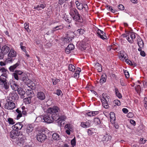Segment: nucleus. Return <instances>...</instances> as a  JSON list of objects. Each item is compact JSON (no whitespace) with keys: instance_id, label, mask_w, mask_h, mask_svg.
<instances>
[{"instance_id":"nucleus-1","label":"nucleus","mask_w":147,"mask_h":147,"mask_svg":"<svg viewBox=\"0 0 147 147\" xmlns=\"http://www.w3.org/2000/svg\"><path fill=\"white\" fill-rule=\"evenodd\" d=\"M60 111V109L58 107L54 106L52 108H48L47 111V112L50 113L52 116H54L55 118H56L58 125L61 127L64 124L66 117L64 115L59 117V113Z\"/></svg>"},{"instance_id":"nucleus-2","label":"nucleus","mask_w":147,"mask_h":147,"mask_svg":"<svg viewBox=\"0 0 147 147\" xmlns=\"http://www.w3.org/2000/svg\"><path fill=\"white\" fill-rule=\"evenodd\" d=\"M69 13L73 20L80 23L83 22V19L79 13L78 10L71 6L69 8Z\"/></svg>"},{"instance_id":"nucleus-3","label":"nucleus","mask_w":147,"mask_h":147,"mask_svg":"<svg viewBox=\"0 0 147 147\" xmlns=\"http://www.w3.org/2000/svg\"><path fill=\"white\" fill-rule=\"evenodd\" d=\"M7 76L2 74L0 76V86L7 91L9 90V84L6 79Z\"/></svg>"},{"instance_id":"nucleus-4","label":"nucleus","mask_w":147,"mask_h":147,"mask_svg":"<svg viewBox=\"0 0 147 147\" xmlns=\"http://www.w3.org/2000/svg\"><path fill=\"white\" fill-rule=\"evenodd\" d=\"M43 119L44 120L45 122L48 123H51L54 120L57 122L56 118H55L54 116H52L51 114L48 113H47L46 114L43 116Z\"/></svg>"},{"instance_id":"nucleus-5","label":"nucleus","mask_w":147,"mask_h":147,"mask_svg":"<svg viewBox=\"0 0 147 147\" xmlns=\"http://www.w3.org/2000/svg\"><path fill=\"white\" fill-rule=\"evenodd\" d=\"M44 131H41L40 130L36 135V139L38 141L42 142L45 141L47 139V136L44 133Z\"/></svg>"},{"instance_id":"nucleus-6","label":"nucleus","mask_w":147,"mask_h":147,"mask_svg":"<svg viewBox=\"0 0 147 147\" xmlns=\"http://www.w3.org/2000/svg\"><path fill=\"white\" fill-rule=\"evenodd\" d=\"M13 102V100L9 99L5 105V108L8 110L13 109L15 107V103Z\"/></svg>"},{"instance_id":"nucleus-7","label":"nucleus","mask_w":147,"mask_h":147,"mask_svg":"<svg viewBox=\"0 0 147 147\" xmlns=\"http://www.w3.org/2000/svg\"><path fill=\"white\" fill-rule=\"evenodd\" d=\"M17 55L16 52L13 49H11L8 54L7 61L12 62L14 59L12 58L15 57Z\"/></svg>"},{"instance_id":"nucleus-8","label":"nucleus","mask_w":147,"mask_h":147,"mask_svg":"<svg viewBox=\"0 0 147 147\" xmlns=\"http://www.w3.org/2000/svg\"><path fill=\"white\" fill-rule=\"evenodd\" d=\"M20 131L18 132L15 130L13 129L10 132V136L11 138L15 139L17 138L20 136Z\"/></svg>"},{"instance_id":"nucleus-9","label":"nucleus","mask_w":147,"mask_h":147,"mask_svg":"<svg viewBox=\"0 0 147 147\" xmlns=\"http://www.w3.org/2000/svg\"><path fill=\"white\" fill-rule=\"evenodd\" d=\"M24 73L20 70H16L13 73L12 75L16 80H19V76H21Z\"/></svg>"},{"instance_id":"nucleus-10","label":"nucleus","mask_w":147,"mask_h":147,"mask_svg":"<svg viewBox=\"0 0 147 147\" xmlns=\"http://www.w3.org/2000/svg\"><path fill=\"white\" fill-rule=\"evenodd\" d=\"M97 34H98V36L102 39H107V37L105 35V33L103 31L98 29Z\"/></svg>"},{"instance_id":"nucleus-11","label":"nucleus","mask_w":147,"mask_h":147,"mask_svg":"<svg viewBox=\"0 0 147 147\" xmlns=\"http://www.w3.org/2000/svg\"><path fill=\"white\" fill-rule=\"evenodd\" d=\"M23 126V124L21 123L18 122L13 125L12 127L13 129L17 131L20 130Z\"/></svg>"},{"instance_id":"nucleus-12","label":"nucleus","mask_w":147,"mask_h":147,"mask_svg":"<svg viewBox=\"0 0 147 147\" xmlns=\"http://www.w3.org/2000/svg\"><path fill=\"white\" fill-rule=\"evenodd\" d=\"M17 142L18 145L20 146H21L25 142V137L24 136H22L21 137H19Z\"/></svg>"},{"instance_id":"nucleus-13","label":"nucleus","mask_w":147,"mask_h":147,"mask_svg":"<svg viewBox=\"0 0 147 147\" xmlns=\"http://www.w3.org/2000/svg\"><path fill=\"white\" fill-rule=\"evenodd\" d=\"M37 97L40 100H43L45 98V93L42 91H39L37 92Z\"/></svg>"},{"instance_id":"nucleus-14","label":"nucleus","mask_w":147,"mask_h":147,"mask_svg":"<svg viewBox=\"0 0 147 147\" xmlns=\"http://www.w3.org/2000/svg\"><path fill=\"white\" fill-rule=\"evenodd\" d=\"M10 97L9 99H12L14 100H18L19 98V96L15 92H13L10 94Z\"/></svg>"},{"instance_id":"nucleus-15","label":"nucleus","mask_w":147,"mask_h":147,"mask_svg":"<svg viewBox=\"0 0 147 147\" xmlns=\"http://www.w3.org/2000/svg\"><path fill=\"white\" fill-rule=\"evenodd\" d=\"M26 84L32 89H34L35 88V84L31 80H28V81L26 82Z\"/></svg>"},{"instance_id":"nucleus-16","label":"nucleus","mask_w":147,"mask_h":147,"mask_svg":"<svg viewBox=\"0 0 147 147\" xmlns=\"http://www.w3.org/2000/svg\"><path fill=\"white\" fill-rule=\"evenodd\" d=\"M91 123V121H88L85 122H81L80 125L84 128H87L90 126Z\"/></svg>"},{"instance_id":"nucleus-17","label":"nucleus","mask_w":147,"mask_h":147,"mask_svg":"<svg viewBox=\"0 0 147 147\" xmlns=\"http://www.w3.org/2000/svg\"><path fill=\"white\" fill-rule=\"evenodd\" d=\"M9 50L10 49L9 47L5 45L2 47L1 49V51L5 55L9 52Z\"/></svg>"},{"instance_id":"nucleus-18","label":"nucleus","mask_w":147,"mask_h":147,"mask_svg":"<svg viewBox=\"0 0 147 147\" xmlns=\"http://www.w3.org/2000/svg\"><path fill=\"white\" fill-rule=\"evenodd\" d=\"M20 62L18 61L17 63L13 65L10 66L9 68V70L13 72L14 70L20 65Z\"/></svg>"},{"instance_id":"nucleus-19","label":"nucleus","mask_w":147,"mask_h":147,"mask_svg":"<svg viewBox=\"0 0 147 147\" xmlns=\"http://www.w3.org/2000/svg\"><path fill=\"white\" fill-rule=\"evenodd\" d=\"M67 35V38L65 39L69 42L71 41L72 39L73 38V33L70 32H68Z\"/></svg>"},{"instance_id":"nucleus-20","label":"nucleus","mask_w":147,"mask_h":147,"mask_svg":"<svg viewBox=\"0 0 147 147\" xmlns=\"http://www.w3.org/2000/svg\"><path fill=\"white\" fill-rule=\"evenodd\" d=\"M17 90L18 94L21 96V98H24V95L25 94V92L22 88H19Z\"/></svg>"},{"instance_id":"nucleus-21","label":"nucleus","mask_w":147,"mask_h":147,"mask_svg":"<svg viewBox=\"0 0 147 147\" xmlns=\"http://www.w3.org/2000/svg\"><path fill=\"white\" fill-rule=\"evenodd\" d=\"M46 7V4L45 3L40 4L34 6V9L38 10H41V8L44 9Z\"/></svg>"},{"instance_id":"nucleus-22","label":"nucleus","mask_w":147,"mask_h":147,"mask_svg":"<svg viewBox=\"0 0 147 147\" xmlns=\"http://www.w3.org/2000/svg\"><path fill=\"white\" fill-rule=\"evenodd\" d=\"M11 86L12 89L14 90H17L19 88V86L15 82H13L11 84Z\"/></svg>"},{"instance_id":"nucleus-23","label":"nucleus","mask_w":147,"mask_h":147,"mask_svg":"<svg viewBox=\"0 0 147 147\" xmlns=\"http://www.w3.org/2000/svg\"><path fill=\"white\" fill-rule=\"evenodd\" d=\"M33 130V127L31 125H29L27 126L26 129V132L28 134H31L32 131Z\"/></svg>"},{"instance_id":"nucleus-24","label":"nucleus","mask_w":147,"mask_h":147,"mask_svg":"<svg viewBox=\"0 0 147 147\" xmlns=\"http://www.w3.org/2000/svg\"><path fill=\"white\" fill-rule=\"evenodd\" d=\"M28 79L26 75L24 73L21 76H19V79L24 82L26 83Z\"/></svg>"},{"instance_id":"nucleus-25","label":"nucleus","mask_w":147,"mask_h":147,"mask_svg":"<svg viewBox=\"0 0 147 147\" xmlns=\"http://www.w3.org/2000/svg\"><path fill=\"white\" fill-rule=\"evenodd\" d=\"M81 71V69L79 67H77L76 71L74 74V76L75 78H78L79 77V74L80 71Z\"/></svg>"},{"instance_id":"nucleus-26","label":"nucleus","mask_w":147,"mask_h":147,"mask_svg":"<svg viewBox=\"0 0 147 147\" xmlns=\"http://www.w3.org/2000/svg\"><path fill=\"white\" fill-rule=\"evenodd\" d=\"M32 98V96H29L27 98L24 99L23 101L26 104H30L31 102V98Z\"/></svg>"},{"instance_id":"nucleus-27","label":"nucleus","mask_w":147,"mask_h":147,"mask_svg":"<svg viewBox=\"0 0 147 147\" xmlns=\"http://www.w3.org/2000/svg\"><path fill=\"white\" fill-rule=\"evenodd\" d=\"M107 76L106 75H102L101 77L100 80V83L101 84H102L103 83L105 82L106 80Z\"/></svg>"},{"instance_id":"nucleus-28","label":"nucleus","mask_w":147,"mask_h":147,"mask_svg":"<svg viewBox=\"0 0 147 147\" xmlns=\"http://www.w3.org/2000/svg\"><path fill=\"white\" fill-rule=\"evenodd\" d=\"M95 67L96 69L99 72H101L102 71V68L101 65L99 63H97L95 65Z\"/></svg>"},{"instance_id":"nucleus-29","label":"nucleus","mask_w":147,"mask_h":147,"mask_svg":"<svg viewBox=\"0 0 147 147\" xmlns=\"http://www.w3.org/2000/svg\"><path fill=\"white\" fill-rule=\"evenodd\" d=\"M75 3L77 6V8L79 10H81L83 9V5L80 3L78 1H77L75 2Z\"/></svg>"},{"instance_id":"nucleus-30","label":"nucleus","mask_w":147,"mask_h":147,"mask_svg":"<svg viewBox=\"0 0 147 147\" xmlns=\"http://www.w3.org/2000/svg\"><path fill=\"white\" fill-rule=\"evenodd\" d=\"M125 60L126 62L128 63L129 65L133 66H136L137 65L134 62L131 61L128 59H126Z\"/></svg>"},{"instance_id":"nucleus-31","label":"nucleus","mask_w":147,"mask_h":147,"mask_svg":"<svg viewBox=\"0 0 147 147\" xmlns=\"http://www.w3.org/2000/svg\"><path fill=\"white\" fill-rule=\"evenodd\" d=\"M16 111L18 114L17 116V119H19L22 116V111L18 108L16 110Z\"/></svg>"},{"instance_id":"nucleus-32","label":"nucleus","mask_w":147,"mask_h":147,"mask_svg":"<svg viewBox=\"0 0 147 147\" xmlns=\"http://www.w3.org/2000/svg\"><path fill=\"white\" fill-rule=\"evenodd\" d=\"M138 44L139 47H143L144 46V42L142 39L140 38L138 39Z\"/></svg>"},{"instance_id":"nucleus-33","label":"nucleus","mask_w":147,"mask_h":147,"mask_svg":"<svg viewBox=\"0 0 147 147\" xmlns=\"http://www.w3.org/2000/svg\"><path fill=\"white\" fill-rule=\"evenodd\" d=\"M33 89H27L26 91V94L28 96H32L34 94V92L33 91Z\"/></svg>"},{"instance_id":"nucleus-34","label":"nucleus","mask_w":147,"mask_h":147,"mask_svg":"<svg viewBox=\"0 0 147 147\" xmlns=\"http://www.w3.org/2000/svg\"><path fill=\"white\" fill-rule=\"evenodd\" d=\"M126 57L125 56L124 54L123 53V52L121 51L119 54V58L120 60L123 61L126 58Z\"/></svg>"},{"instance_id":"nucleus-35","label":"nucleus","mask_w":147,"mask_h":147,"mask_svg":"<svg viewBox=\"0 0 147 147\" xmlns=\"http://www.w3.org/2000/svg\"><path fill=\"white\" fill-rule=\"evenodd\" d=\"M62 17L64 19L66 22L69 23H70L71 21V18L70 17H67V16H65V14L63 15Z\"/></svg>"},{"instance_id":"nucleus-36","label":"nucleus","mask_w":147,"mask_h":147,"mask_svg":"<svg viewBox=\"0 0 147 147\" xmlns=\"http://www.w3.org/2000/svg\"><path fill=\"white\" fill-rule=\"evenodd\" d=\"M52 138L54 140H59V136L57 134L54 133L52 135Z\"/></svg>"},{"instance_id":"nucleus-37","label":"nucleus","mask_w":147,"mask_h":147,"mask_svg":"<svg viewBox=\"0 0 147 147\" xmlns=\"http://www.w3.org/2000/svg\"><path fill=\"white\" fill-rule=\"evenodd\" d=\"M115 90L116 96L119 98H121L122 97V95L119 92L118 89L117 88H115Z\"/></svg>"},{"instance_id":"nucleus-38","label":"nucleus","mask_w":147,"mask_h":147,"mask_svg":"<svg viewBox=\"0 0 147 147\" xmlns=\"http://www.w3.org/2000/svg\"><path fill=\"white\" fill-rule=\"evenodd\" d=\"M75 67L72 64H69L68 66V69L70 71H74L75 70Z\"/></svg>"},{"instance_id":"nucleus-39","label":"nucleus","mask_w":147,"mask_h":147,"mask_svg":"<svg viewBox=\"0 0 147 147\" xmlns=\"http://www.w3.org/2000/svg\"><path fill=\"white\" fill-rule=\"evenodd\" d=\"M110 119L111 120L114 121L115 119V116L113 112H111L110 114Z\"/></svg>"},{"instance_id":"nucleus-40","label":"nucleus","mask_w":147,"mask_h":147,"mask_svg":"<svg viewBox=\"0 0 147 147\" xmlns=\"http://www.w3.org/2000/svg\"><path fill=\"white\" fill-rule=\"evenodd\" d=\"M129 35L131 39L133 40V39L135 38L136 36L135 35V33L133 32H129Z\"/></svg>"},{"instance_id":"nucleus-41","label":"nucleus","mask_w":147,"mask_h":147,"mask_svg":"<svg viewBox=\"0 0 147 147\" xmlns=\"http://www.w3.org/2000/svg\"><path fill=\"white\" fill-rule=\"evenodd\" d=\"M94 121L96 125H99L101 123L100 121L98 118H94Z\"/></svg>"},{"instance_id":"nucleus-42","label":"nucleus","mask_w":147,"mask_h":147,"mask_svg":"<svg viewBox=\"0 0 147 147\" xmlns=\"http://www.w3.org/2000/svg\"><path fill=\"white\" fill-rule=\"evenodd\" d=\"M7 120L9 123L10 124L13 125L15 123L13 119L11 118H9Z\"/></svg>"},{"instance_id":"nucleus-43","label":"nucleus","mask_w":147,"mask_h":147,"mask_svg":"<svg viewBox=\"0 0 147 147\" xmlns=\"http://www.w3.org/2000/svg\"><path fill=\"white\" fill-rule=\"evenodd\" d=\"M67 48L69 49V50H72L74 49V46L72 44H69L68 45Z\"/></svg>"},{"instance_id":"nucleus-44","label":"nucleus","mask_w":147,"mask_h":147,"mask_svg":"<svg viewBox=\"0 0 147 147\" xmlns=\"http://www.w3.org/2000/svg\"><path fill=\"white\" fill-rule=\"evenodd\" d=\"M88 134L89 136L92 135L94 134V133L93 131V129L92 128H90L88 130Z\"/></svg>"},{"instance_id":"nucleus-45","label":"nucleus","mask_w":147,"mask_h":147,"mask_svg":"<svg viewBox=\"0 0 147 147\" xmlns=\"http://www.w3.org/2000/svg\"><path fill=\"white\" fill-rule=\"evenodd\" d=\"M113 103L117 106H119L120 105V102L118 100H114Z\"/></svg>"},{"instance_id":"nucleus-46","label":"nucleus","mask_w":147,"mask_h":147,"mask_svg":"<svg viewBox=\"0 0 147 147\" xmlns=\"http://www.w3.org/2000/svg\"><path fill=\"white\" fill-rule=\"evenodd\" d=\"M68 0H59L58 3L60 5H62L64 3H66Z\"/></svg>"},{"instance_id":"nucleus-47","label":"nucleus","mask_w":147,"mask_h":147,"mask_svg":"<svg viewBox=\"0 0 147 147\" xmlns=\"http://www.w3.org/2000/svg\"><path fill=\"white\" fill-rule=\"evenodd\" d=\"M53 83V85H56L57 83L60 82V80L59 79H53L52 80Z\"/></svg>"},{"instance_id":"nucleus-48","label":"nucleus","mask_w":147,"mask_h":147,"mask_svg":"<svg viewBox=\"0 0 147 147\" xmlns=\"http://www.w3.org/2000/svg\"><path fill=\"white\" fill-rule=\"evenodd\" d=\"M84 30L82 29H78L77 30V32L79 33V34H82L83 33Z\"/></svg>"},{"instance_id":"nucleus-49","label":"nucleus","mask_w":147,"mask_h":147,"mask_svg":"<svg viewBox=\"0 0 147 147\" xmlns=\"http://www.w3.org/2000/svg\"><path fill=\"white\" fill-rule=\"evenodd\" d=\"M109 139V136L107 135L106 136H104L103 137V140L108 141Z\"/></svg>"},{"instance_id":"nucleus-50","label":"nucleus","mask_w":147,"mask_h":147,"mask_svg":"<svg viewBox=\"0 0 147 147\" xmlns=\"http://www.w3.org/2000/svg\"><path fill=\"white\" fill-rule=\"evenodd\" d=\"M24 26L25 28L27 31H28V30L29 29L28 28V23H25L24 24Z\"/></svg>"},{"instance_id":"nucleus-51","label":"nucleus","mask_w":147,"mask_h":147,"mask_svg":"<svg viewBox=\"0 0 147 147\" xmlns=\"http://www.w3.org/2000/svg\"><path fill=\"white\" fill-rule=\"evenodd\" d=\"M118 7L119 9L121 10H123L124 9V6L122 4L119 5L118 6Z\"/></svg>"},{"instance_id":"nucleus-52","label":"nucleus","mask_w":147,"mask_h":147,"mask_svg":"<svg viewBox=\"0 0 147 147\" xmlns=\"http://www.w3.org/2000/svg\"><path fill=\"white\" fill-rule=\"evenodd\" d=\"M71 144L73 146H74L76 144V141L75 138L72 139L71 142Z\"/></svg>"},{"instance_id":"nucleus-53","label":"nucleus","mask_w":147,"mask_h":147,"mask_svg":"<svg viewBox=\"0 0 147 147\" xmlns=\"http://www.w3.org/2000/svg\"><path fill=\"white\" fill-rule=\"evenodd\" d=\"M124 73L126 78H128L129 77V75L128 71L125 70L124 71Z\"/></svg>"},{"instance_id":"nucleus-54","label":"nucleus","mask_w":147,"mask_h":147,"mask_svg":"<svg viewBox=\"0 0 147 147\" xmlns=\"http://www.w3.org/2000/svg\"><path fill=\"white\" fill-rule=\"evenodd\" d=\"M83 8H84L85 9V11H87L88 9V7L87 5L86 4H84L83 5Z\"/></svg>"},{"instance_id":"nucleus-55","label":"nucleus","mask_w":147,"mask_h":147,"mask_svg":"<svg viewBox=\"0 0 147 147\" xmlns=\"http://www.w3.org/2000/svg\"><path fill=\"white\" fill-rule=\"evenodd\" d=\"M127 116L128 118H131L134 116V114L132 113L129 112L127 114Z\"/></svg>"},{"instance_id":"nucleus-56","label":"nucleus","mask_w":147,"mask_h":147,"mask_svg":"<svg viewBox=\"0 0 147 147\" xmlns=\"http://www.w3.org/2000/svg\"><path fill=\"white\" fill-rule=\"evenodd\" d=\"M144 106L147 109V98L145 97L144 99Z\"/></svg>"},{"instance_id":"nucleus-57","label":"nucleus","mask_w":147,"mask_h":147,"mask_svg":"<svg viewBox=\"0 0 147 147\" xmlns=\"http://www.w3.org/2000/svg\"><path fill=\"white\" fill-rule=\"evenodd\" d=\"M61 93H62V92L59 89H57V90L56 94L57 95L59 96L61 95Z\"/></svg>"},{"instance_id":"nucleus-58","label":"nucleus","mask_w":147,"mask_h":147,"mask_svg":"<svg viewBox=\"0 0 147 147\" xmlns=\"http://www.w3.org/2000/svg\"><path fill=\"white\" fill-rule=\"evenodd\" d=\"M7 70L4 67H2L0 69V71L3 73L6 72Z\"/></svg>"},{"instance_id":"nucleus-59","label":"nucleus","mask_w":147,"mask_h":147,"mask_svg":"<svg viewBox=\"0 0 147 147\" xmlns=\"http://www.w3.org/2000/svg\"><path fill=\"white\" fill-rule=\"evenodd\" d=\"M101 101L102 102V104H105V103H107V101L106 99L103 97L102 99H101Z\"/></svg>"},{"instance_id":"nucleus-60","label":"nucleus","mask_w":147,"mask_h":147,"mask_svg":"<svg viewBox=\"0 0 147 147\" xmlns=\"http://www.w3.org/2000/svg\"><path fill=\"white\" fill-rule=\"evenodd\" d=\"M86 114L89 117L93 116V113L92 112V111H90L87 112L86 113Z\"/></svg>"},{"instance_id":"nucleus-61","label":"nucleus","mask_w":147,"mask_h":147,"mask_svg":"<svg viewBox=\"0 0 147 147\" xmlns=\"http://www.w3.org/2000/svg\"><path fill=\"white\" fill-rule=\"evenodd\" d=\"M21 49L25 53H27V52L26 50V47L25 46H22L21 47Z\"/></svg>"},{"instance_id":"nucleus-62","label":"nucleus","mask_w":147,"mask_h":147,"mask_svg":"<svg viewBox=\"0 0 147 147\" xmlns=\"http://www.w3.org/2000/svg\"><path fill=\"white\" fill-rule=\"evenodd\" d=\"M122 111L123 112L125 113H127L128 112V111L127 109L123 108L122 109Z\"/></svg>"},{"instance_id":"nucleus-63","label":"nucleus","mask_w":147,"mask_h":147,"mask_svg":"<svg viewBox=\"0 0 147 147\" xmlns=\"http://www.w3.org/2000/svg\"><path fill=\"white\" fill-rule=\"evenodd\" d=\"M127 39L128 42L131 43H132L133 42V40L131 38L130 39L129 36L127 38Z\"/></svg>"},{"instance_id":"nucleus-64","label":"nucleus","mask_w":147,"mask_h":147,"mask_svg":"<svg viewBox=\"0 0 147 147\" xmlns=\"http://www.w3.org/2000/svg\"><path fill=\"white\" fill-rule=\"evenodd\" d=\"M65 127L67 128L68 130H70V129H71V128L70 127V125L69 124H66L65 126Z\"/></svg>"}]
</instances>
